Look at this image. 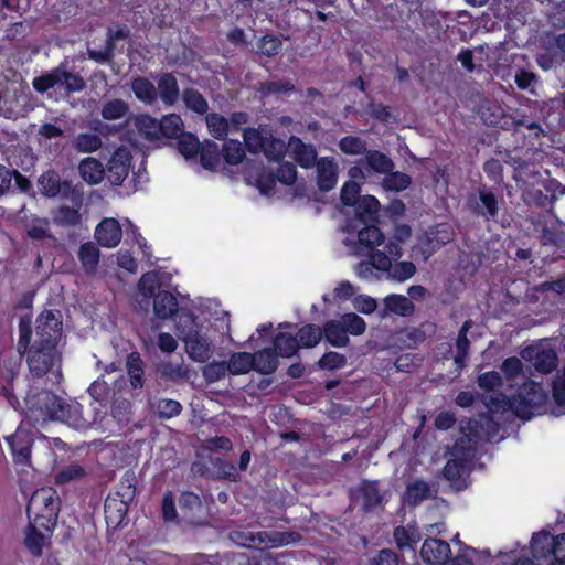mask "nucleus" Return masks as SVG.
Here are the masks:
<instances>
[{
	"label": "nucleus",
	"instance_id": "obj_1",
	"mask_svg": "<svg viewBox=\"0 0 565 565\" xmlns=\"http://www.w3.org/2000/svg\"><path fill=\"white\" fill-rule=\"evenodd\" d=\"M61 501L52 488L35 490L29 499L26 515L29 521L35 522L44 532L52 533L57 524Z\"/></svg>",
	"mask_w": 565,
	"mask_h": 565
},
{
	"label": "nucleus",
	"instance_id": "obj_2",
	"mask_svg": "<svg viewBox=\"0 0 565 565\" xmlns=\"http://www.w3.org/2000/svg\"><path fill=\"white\" fill-rule=\"evenodd\" d=\"M134 479L132 473L126 472L118 490L110 492L105 499L104 514L108 527L117 529L127 519L130 504L137 493V487L132 483Z\"/></svg>",
	"mask_w": 565,
	"mask_h": 565
},
{
	"label": "nucleus",
	"instance_id": "obj_3",
	"mask_svg": "<svg viewBox=\"0 0 565 565\" xmlns=\"http://www.w3.org/2000/svg\"><path fill=\"white\" fill-rule=\"evenodd\" d=\"M24 354H26V363L34 377H43L61 360L57 344L35 340L29 345Z\"/></svg>",
	"mask_w": 565,
	"mask_h": 565
},
{
	"label": "nucleus",
	"instance_id": "obj_4",
	"mask_svg": "<svg viewBox=\"0 0 565 565\" xmlns=\"http://www.w3.org/2000/svg\"><path fill=\"white\" fill-rule=\"evenodd\" d=\"M4 440L14 466L21 468L31 467L32 448L35 441L34 431L20 425Z\"/></svg>",
	"mask_w": 565,
	"mask_h": 565
},
{
	"label": "nucleus",
	"instance_id": "obj_5",
	"mask_svg": "<svg viewBox=\"0 0 565 565\" xmlns=\"http://www.w3.org/2000/svg\"><path fill=\"white\" fill-rule=\"evenodd\" d=\"M462 436H460L452 449L451 457H458L469 462L477 450L479 443L487 437L483 434V426L479 420H469L466 426L461 427Z\"/></svg>",
	"mask_w": 565,
	"mask_h": 565
},
{
	"label": "nucleus",
	"instance_id": "obj_6",
	"mask_svg": "<svg viewBox=\"0 0 565 565\" xmlns=\"http://www.w3.org/2000/svg\"><path fill=\"white\" fill-rule=\"evenodd\" d=\"M183 132V121L179 115L164 116L160 121L143 115V137L150 141L159 140L162 136L177 139Z\"/></svg>",
	"mask_w": 565,
	"mask_h": 565
},
{
	"label": "nucleus",
	"instance_id": "obj_7",
	"mask_svg": "<svg viewBox=\"0 0 565 565\" xmlns=\"http://www.w3.org/2000/svg\"><path fill=\"white\" fill-rule=\"evenodd\" d=\"M348 230L358 233V242L344 241L345 245L353 246L355 255H364V248L367 253L375 252V247L384 243L385 236L376 226V223L348 224Z\"/></svg>",
	"mask_w": 565,
	"mask_h": 565
},
{
	"label": "nucleus",
	"instance_id": "obj_8",
	"mask_svg": "<svg viewBox=\"0 0 565 565\" xmlns=\"http://www.w3.org/2000/svg\"><path fill=\"white\" fill-rule=\"evenodd\" d=\"M547 401V393L543 386L536 382L524 383L520 393L516 414L520 417H530L534 411L539 409Z\"/></svg>",
	"mask_w": 565,
	"mask_h": 565
},
{
	"label": "nucleus",
	"instance_id": "obj_9",
	"mask_svg": "<svg viewBox=\"0 0 565 565\" xmlns=\"http://www.w3.org/2000/svg\"><path fill=\"white\" fill-rule=\"evenodd\" d=\"M62 335V321L52 310H45L36 318L35 341L58 344Z\"/></svg>",
	"mask_w": 565,
	"mask_h": 565
},
{
	"label": "nucleus",
	"instance_id": "obj_10",
	"mask_svg": "<svg viewBox=\"0 0 565 565\" xmlns=\"http://www.w3.org/2000/svg\"><path fill=\"white\" fill-rule=\"evenodd\" d=\"M61 399L51 391H42L28 399L30 411H38L41 419L56 420L58 412H61Z\"/></svg>",
	"mask_w": 565,
	"mask_h": 565
},
{
	"label": "nucleus",
	"instance_id": "obj_11",
	"mask_svg": "<svg viewBox=\"0 0 565 565\" xmlns=\"http://www.w3.org/2000/svg\"><path fill=\"white\" fill-rule=\"evenodd\" d=\"M38 188L42 195L46 198H56L58 195L67 198L72 192V183L62 180L60 173L53 169L43 172L38 179Z\"/></svg>",
	"mask_w": 565,
	"mask_h": 565
},
{
	"label": "nucleus",
	"instance_id": "obj_12",
	"mask_svg": "<svg viewBox=\"0 0 565 565\" xmlns=\"http://www.w3.org/2000/svg\"><path fill=\"white\" fill-rule=\"evenodd\" d=\"M128 377L121 375L116 382L115 387L121 392L127 390L130 396H135L132 391L141 388V354L137 351L131 352L127 358ZM138 395V393H136Z\"/></svg>",
	"mask_w": 565,
	"mask_h": 565
},
{
	"label": "nucleus",
	"instance_id": "obj_13",
	"mask_svg": "<svg viewBox=\"0 0 565 565\" xmlns=\"http://www.w3.org/2000/svg\"><path fill=\"white\" fill-rule=\"evenodd\" d=\"M94 237L102 247H116L122 237V230L118 220L114 217L103 218L95 228Z\"/></svg>",
	"mask_w": 565,
	"mask_h": 565
},
{
	"label": "nucleus",
	"instance_id": "obj_14",
	"mask_svg": "<svg viewBox=\"0 0 565 565\" xmlns=\"http://www.w3.org/2000/svg\"><path fill=\"white\" fill-rule=\"evenodd\" d=\"M130 153L125 149H118L110 158L106 177L113 185H121L129 173Z\"/></svg>",
	"mask_w": 565,
	"mask_h": 565
},
{
	"label": "nucleus",
	"instance_id": "obj_15",
	"mask_svg": "<svg viewBox=\"0 0 565 565\" xmlns=\"http://www.w3.org/2000/svg\"><path fill=\"white\" fill-rule=\"evenodd\" d=\"M351 495L354 501L362 500V509L365 512L382 507L384 499L379 482L370 480H363Z\"/></svg>",
	"mask_w": 565,
	"mask_h": 565
},
{
	"label": "nucleus",
	"instance_id": "obj_16",
	"mask_svg": "<svg viewBox=\"0 0 565 565\" xmlns=\"http://www.w3.org/2000/svg\"><path fill=\"white\" fill-rule=\"evenodd\" d=\"M353 207L354 217L349 224L377 223L380 217V203L372 195H363L358 199Z\"/></svg>",
	"mask_w": 565,
	"mask_h": 565
},
{
	"label": "nucleus",
	"instance_id": "obj_17",
	"mask_svg": "<svg viewBox=\"0 0 565 565\" xmlns=\"http://www.w3.org/2000/svg\"><path fill=\"white\" fill-rule=\"evenodd\" d=\"M288 149L292 159L302 168L310 169L319 161L317 149L313 145L305 143L299 137L291 136Z\"/></svg>",
	"mask_w": 565,
	"mask_h": 565
},
{
	"label": "nucleus",
	"instance_id": "obj_18",
	"mask_svg": "<svg viewBox=\"0 0 565 565\" xmlns=\"http://www.w3.org/2000/svg\"><path fill=\"white\" fill-rule=\"evenodd\" d=\"M182 341L185 344V352L193 361L204 363L211 358V342L200 331L188 333Z\"/></svg>",
	"mask_w": 565,
	"mask_h": 565
},
{
	"label": "nucleus",
	"instance_id": "obj_19",
	"mask_svg": "<svg viewBox=\"0 0 565 565\" xmlns=\"http://www.w3.org/2000/svg\"><path fill=\"white\" fill-rule=\"evenodd\" d=\"M437 492L438 488L435 483L417 479L406 486L403 501L409 507H416L423 501L436 497Z\"/></svg>",
	"mask_w": 565,
	"mask_h": 565
},
{
	"label": "nucleus",
	"instance_id": "obj_20",
	"mask_svg": "<svg viewBox=\"0 0 565 565\" xmlns=\"http://www.w3.org/2000/svg\"><path fill=\"white\" fill-rule=\"evenodd\" d=\"M450 552V546L446 541L427 539L423 543L420 555L427 564L441 565L449 558Z\"/></svg>",
	"mask_w": 565,
	"mask_h": 565
},
{
	"label": "nucleus",
	"instance_id": "obj_21",
	"mask_svg": "<svg viewBox=\"0 0 565 565\" xmlns=\"http://www.w3.org/2000/svg\"><path fill=\"white\" fill-rule=\"evenodd\" d=\"M468 463L469 462L458 457H451L443 469L444 478L449 481L451 488L457 491L463 490L467 487L466 477L469 473Z\"/></svg>",
	"mask_w": 565,
	"mask_h": 565
},
{
	"label": "nucleus",
	"instance_id": "obj_22",
	"mask_svg": "<svg viewBox=\"0 0 565 565\" xmlns=\"http://www.w3.org/2000/svg\"><path fill=\"white\" fill-rule=\"evenodd\" d=\"M181 520L191 525H202L203 522L196 515L203 509L200 497L193 492H183L179 499Z\"/></svg>",
	"mask_w": 565,
	"mask_h": 565
},
{
	"label": "nucleus",
	"instance_id": "obj_23",
	"mask_svg": "<svg viewBox=\"0 0 565 565\" xmlns=\"http://www.w3.org/2000/svg\"><path fill=\"white\" fill-rule=\"evenodd\" d=\"M301 540V536L297 532H257L256 537V548L265 550V548H274L282 545H287L292 542H298Z\"/></svg>",
	"mask_w": 565,
	"mask_h": 565
},
{
	"label": "nucleus",
	"instance_id": "obj_24",
	"mask_svg": "<svg viewBox=\"0 0 565 565\" xmlns=\"http://www.w3.org/2000/svg\"><path fill=\"white\" fill-rule=\"evenodd\" d=\"M317 166V184L321 191H330L338 180V164L332 158H321Z\"/></svg>",
	"mask_w": 565,
	"mask_h": 565
},
{
	"label": "nucleus",
	"instance_id": "obj_25",
	"mask_svg": "<svg viewBox=\"0 0 565 565\" xmlns=\"http://www.w3.org/2000/svg\"><path fill=\"white\" fill-rule=\"evenodd\" d=\"M61 412H58L57 419L66 423L68 426L82 428L87 425V420L83 416V406L75 399L66 401L61 399Z\"/></svg>",
	"mask_w": 565,
	"mask_h": 565
},
{
	"label": "nucleus",
	"instance_id": "obj_26",
	"mask_svg": "<svg viewBox=\"0 0 565 565\" xmlns=\"http://www.w3.org/2000/svg\"><path fill=\"white\" fill-rule=\"evenodd\" d=\"M479 115L481 120L492 127L509 129V118L501 105L495 102H486L480 105Z\"/></svg>",
	"mask_w": 565,
	"mask_h": 565
},
{
	"label": "nucleus",
	"instance_id": "obj_27",
	"mask_svg": "<svg viewBox=\"0 0 565 565\" xmlns=\"http://www.w3.org/2000/svg\"><path fill=\"white\" fill-rule=\"evenodd\" d=\"M390 266V258L383 250L370 253V260L360 262L356 266V274L364 279L377 278L375 270L384 271Z\"/></svg>",
	"mask_w": 565,
	"mask_h": 565
},
{
	"label": "nucleus",
	"instance_id": "obj_28",
	"mask_svg": "<svg viewBox=\"0 0 565 565\" xmlns=\"http://www.w3.org/2000/svg\"><path fill=\"white\" fill-rule=\"evenodd\" d=\"M252 359L253 370L264 375L274 373L279 364L277 352L273 348H265L252 353Z\"/></svg>",
	"mask_w": 565,
	"mask_h": 565
},
{
	"label": "nucleus",
	"instance_id": "obj_29",
	"mask_svg": "<svg viewBox=\"0 0 565 565\" xmlns=\"http://www.w3.org/2000/svg\"><path fill=\"white\" fill-rule=\"evenodd\" d=\"M360 163L371 171L384 175L395 168L393 160L379 150H367L365 156L360 160Z\"/></svg>",
	"mask_w": 565,
	"mask_h": 565
},
{
	"label": "nucleus",
	"instance_id": "obj_30",
	"mask_svg": "<svg viewBox=\"0 0 565 565\" xmlns=\"http://www.w3.org/2000/svg\"><path fill=\"white\" fill-rule=\"evenodd\" d=\"M78 172L82 179L90 185L100 183L106 174L102 162L92 157H87L79 162Z\"/></svg>",
	"mask_w": 565,
	"mask_h": 565
},
{
	"label": "nucleus",
	"instance_id": "obj_31",
	"mask_svg": "<svg viewBox=\"0 0 565 565\" xmlns=\"http://www.w3.org/2000/svg\"><path fill=\"white\" fill-rule=\"evenodd\" d=\"M414 303L405 296L391 295L384 299V309L380 312L382 318H385L388 313L393 312L403 317L413 315Z\"/></svg>",
	"mask_w": 565,
	"mask_h": 565
},
{
	"label": "nucleus",
	"instance_id": "obj_32",
	"mask_svg": "<svg viewBox=\"0 0 565 565\" xmlns=\"http://www.w3.org/2000/svg\"><path fill=\"white\" fill-rule=\"evenodd\" d=\"M473 212L486 218H494L499 213V202L495 194L487 189L479 191V202L472 207Z\"/></svg>",
	"mask_w": 565,
	"mask_h": 565
},
{
	"label": "nucleus",
	"instance_id": "obj_33",
	"mask_svg": "<svg viewBox=\"0 0 565 565\" xmlns=\"http://www.w3.org/2000/svg\"><path fill=\"white\" fill-rule=\"evenodd\" d=\"M153 298V311L154 315L160 319H168L178 311V301L175 297L168 291H159L152 295Z\"/></svg>",
	"mask_w": 565,
	"mask_h": 565
},
{
	"label": "nucleus",
	"instance_id": "obj_34",
	"mask_svg": "<svg viewBox=\"0 0 565 565\" xmlns=\"http://www.w3.org/2000/svg\"><path fill=\"white\" fill-rule=\"evenodd\" d=\"M472 327L471 320H466L463 324L461 326L458 337L456 340V355L454 358V361L458 369L462 370L466 366V359L469 353L470 349V341L467 337L469 330Z\"/></svg>",
	"mask_w": 565,
	"mask_h": 565
},
{
	"label": "nucleus",
	"instance_id": "obj_35",
	"mask_svg": "<svg viewBox=\"0 0 565 565\" xmlns=\"http://www.w3.org/2000/svg\"><path fill=\"white\" fill-rule=\"evenodd\" d=\"M200 163L204 169L215 170L221 163L222 150H220L217 143L212 140H204L201 143L200 150Z\"/></svg>",
	"mask_w": 565,
	"mask_h": 565
},
{
	"label": "nucleus",
	"instance_id": "obj_36",
	"mask_svg": "<svg viewBox=\"0 0 565 565\" xmlns=\"http://www.w3.org/2000/svg\"><path fill=\"white\" fill-rule=\"evenodd\" d=\"M556 536L547 531L534 534L531 541L532 553L534 558H545L553 554Z\"/></svg>",
	"mask_w": 565,
	"mask_h": 565
},
{
	"label": "nucleus",
	"instance_id": "obj_37",
	"mask_svg": "<svg viewBox=\"0 0 565 565\" xmlns=\"http://www.w3.org/2000/svg\"><path fill=\"white\" fill-rule=\"evenodd\" d=\"M326 340L333 347L344 348L349 344V337L347 335L342 323L339 320H329L322 328Z\"/></svg>",
	"mask_w": 565,
	"mask_h": 565
},
{
	"label": "nucleus",
	"instance_id": "obj_38",
	"mask_svg": "<svg viewBox=\"0 0 565 565\" xmlns=\"http://www.w3.org/2000/svg\"><path fill=\"white\" fill-rule=\"evenodd\" d=\"M41 530L42 529L39 525H35V522L29 521L24 544L30 553L35 557H40L43 554L45 536L41 533Z\"/></svg>",
	"mask_w": 565,
	"mask_h": 565
},
{
	"label": "nucleus",
	"instance_id": "obj_39",
	"mask_svg": "<svg viewBox=\"0 0 565 565\" xmlns=\"http://www.w3.org/2000/svg\"><path fill=\"white\" fill-rule=\"evenodd\" d=\"M77 256L84 269L87 273H92L98 266L100 252L93 242H86L79 246Z\"/></svg>",
	"mask_w": 565,
	"mask_h": 565
},
{
	"label": "nucleus",
	"instance_id": "obj_40",
	"mask_svg": "<svg viewBox=\"0 0 565 565\" xmlns=\"http://www.w3.org/2000/svg\"><path fill=\"white\" fill-rule=\"evenodd\" d=\"M157 372L161 379L172 382L190 377V369L183 363L161 362L157 365Z\"/></svg>",
	"mask_w": 565,
	"mask_h": 565
},
{
	"label": "nucleus",
	"instance_id": "obj_41",
	"mask_svg": "<svg viewBox=\"0 0 565 565\" xmlns=\"http://www.w3.org/2000/svg\"><path fill=\"white\" fill-rule=\"evenodd\" d=\"M299 348L296 335L294 337L290 333L280 332L274 339L273 349L277 352V355L282 358L294 356Z\"/></svg>",
	"mask_w": 565,
	"mask_h": 565
},
{
	"label": "nucleus",
	"instance_id": "obj_42",
	"mask_svg": "<svg viewBox=\"0 0 565 565\" xmlns=\"http://www.w3.org/2000/svg\"><path fill=\"white\" fill-rule=\"evenodd\" d=\"M433 331L434 328L430 323H423L418 328L401 331L399 339L405 343L406 347L415 348L419 343H423Z\"/></svg>",
	"mask_w": 565,
	"mask_h": 565
},
{
	"label": "nucleus",
	"instance_id": "obj_43",
	"mask_svg": "<svg viewBox=\"0 0 565 565\" xmlns=\"http://www.w3.org/2000/svg\"><path fill=\"white\" fill-rule=\"evenodd\" d=\"M296 338L300 348H315L323 338L322 328L313 323L306 324L298 330Z\"/></svg>",
	"mask_w": 565,
	"mask_h": 565
},
{
	"label": "nucleus",
	"instance_id": "obj_44",
	"mask_svg": "<svg viewBox=\"0 0 565 565\" xmlns=\"http://www.w3.org/2000/svg\"><path fill=\"white\" fill-rule=\"evenodd\" d=\"M134 415V405L130 399L116 397L111 404V416L120 425L130 423Z\"/></svg>",
	"mask_w": 565,
	"mask_h": 565
},
{
	"label": "nucleus",
	"instance_id": "obj_45",
	"mask_svg": "<svg viewBox=\"0 0 565 565\" xmlns=\"http://www.w3.org/2000/svg\"><path fill=\"white\" fill-rule=\"evenodd\" d=\"M226 369L228 370V373L233 375H239L249 372L250 370H253L252 353H233L228 362H226Z\"/></svg>",
	"mask_w": 565,
	"mask_h": 565
},
{
	"label": "nucleus",
	"instance_id": "obj_46",
	"mask_svg": "<svg viewBox=\"0 0 565 565\" xmlns=\"http://www.w3.org/2000/svg\"><path fill=\"white\" fill-rule=\"evenodd\" d=\"M177 148L179 152L186 159H195L199 154L201 142L198 137L191 132H183L179 136Z\"/></svg>",
	"mask_w": 565,
	"mask_h": 565
},
{
	"label": "nucleus",
	"instance_id": "obj_47",
	"mask_svg": "<svg viewBox=\"0 0 565 565\" xmlns=\"http://www.w3.org/2000/svg\"><path fill=\"white\" fill-rule=\"evenodd\" d=\"M205 122L209 129V132L218 140H225L226 136L228 134L230 129V122L228 120L217 114V113H211L207 114L205 117Z\"/></svg>",
	"mask_w": 565,
	"mask_h": 565
},
{
	"label": "nucleus",
	"instance_id": "obj_48",
	"mask_svg": "<svg viewBox=\"0 0 565 565\" xmlns=\"http://www.w3.org/2000/svg\"><path fill=\"white\" fill-rule=\"evenodd\" d=\"M158 89L160 92L161 99L168 104L172 105L177 102L179 97V88L177 84V79L172 74H164L159 83Z\"/></svg>",
	"mask_w": 565,
	"mask_h": 565
},
{
	"label": "nucleus",
	"instance_id": "obj_49",
	"mask_svg": "<svg viewBox=\"0 0 565 565\" xmlns=\"http://www.w3.org/2000/svg\"><path fill=\"white\" fill-rule=\"evenodd\" d=\"M129 111V105L120 98H114L104 103L100 115L105 120L124 118Z\"/></svg>",
	"mask_w": 565,
	"mask_h": 565
},
{
	"label": "nucleus",
	"instance_id": "obj_50",
	"mask_svg": "<svg viewBox=\"0 0 565 565\" xmlns=\"http://www.w3.org/2000/svg\"><path fill=\"white\" fill-rule=\"evenodd\" d=\"M558 363L557 353L552 348H541L536 361L533 363L536 371L543 374L553 372Z\"/></svg>",
	"mask_w": 565,
	"mask_h": 565
},
{
	"label": "nucleus",
	"instance_id": "obj_51",
	"mask_svg": "<svg viewBox=\"0 0 565 565\" xmlns=\"http://www.w3.org/2000/svg\"><path fill=\"white\" fill-rule=\"evenodd\" d=\"M25 232L29 238L33 241H43L46 238L54 239L50 231V223L47 218H33L25 224Z\"/></svg>",
	"mask_w": 565,
	"mask_h": 565
},
{
	"label": "nucleus",
	"instance_id": "obj_52",
	"mask_svg": "<svg viewBox=\"0 0 565 565\" xmlns=\"http://www.w3.org/2000/svg\"><path fill=\"white\" fill-rule=\"evenodd\" d=\"M384 273L387 274V278L404 281L416 273V267L412 262H397L393 264L390 259V266L384 269Z\"/></svg>",
	"mask_w": 565,
	"mask_h": 565
},
{
	"label": "nucleus",
	"instance_id": "obj_53",
	"mask_svg": "<svg viewBox=\"0 0 565 565\" xmlns=\"http://www.w3.org/2000/svg\"><path fill=\"white\" fill-rule=\"evenodd\" d=\"M339 149L348 156H360L367 152V143L364 139L358 136H345L340 139Z\"/></svg>",
	"mask_w": 565,
	"mask_h": 565
},
{
	"label": "nucleus",
	"instance_id": "obj_54",
	"mask_svg": "<svg viewBox=\"0 0 565 565\" xmlns=\"http://www.w3.org/2000/svg\"><path fill=\"white\" fill-rule=\"evenodd\" d=\"M182 99L185 106L192 111L204 115L209 110L207 100L204 96L196 89L188 88L182 94Z\"/></svg>",
	"mask_w": 565,
	"mask_h": 565
},
{
	"label": "nucleus",
	"instance_id": "obj_55",
	"mask_svg": "<svg viewBox=\"0 0 565 565\" xmlns=\"http://www.w3.org/2000/svg\"><path fill=\"white\" fill-rule=\"evenodd\" d=\"M150 409L160 418H171L182 411L181 404L175 399H159L149 403Z\"/></svg>",
	"mask_w": 565,
	"mask_h": 565
},
{
	"label": "nucleus",
	"instance_id": "obj_56",
	"mask_svg": "<svg viewBox=\"0 0 565 565\" xmlns=\"http://www.w3.org/2000/svg\"><path fill=\"white\" fill-rule=\"evenodd\" d=\"M412 183V178L404 172L391 171L382 180L383 189L387 191L399 192L407 189Z\"/></svg>",
	"mask_w": 565,
	"mask_h": 565
},
{
	"label": "nucleus",
	"instance_id": "obj_57",
	"mask_svg": "<svg viewBox=\"0 0 565 565\" xmlns=\"http://www.w3.org/2000/svg\"><path fill=\"white\" fill-rule=\"evenodd\" d=\"M60 86H63L67 93L82 92L86 87L85 79L78 74L68 72L58 66Z\"/></svg>",
	"mask_w": 565,
	"mask_h": 565
},
{
	"label": "nucleus",
	"instance_id": "obj_58",
	"mask_svg": "<svg viewBox=\"0 0 565 565\" xmlns=\"http://www.w3.org/2000/svg\"><path fill=\"white\" fill-rule=\"evenodd\" d=\"M222 156L228 164H238L245 157V150L238 140L227 139L223 145Z\"/></svg>",
	"mask_w": 565,
	"mask_h": 565
},
{
	"label": "nucleus",
	"instance_id": "obj_59",
	"mask_svg": "<svg viewBox=\"0 0 565 565\" xmlns=\"http://www.w3.org/2000/svg\"><path fill=\"white\" fill-rule=\"evenodd\" d=\"M82 215L78 209L71 207L68 205H62L58 207L54 216V222L61 226H76L81 223Z\"/></svg>",
	"mask_w": 565,
	"mask_h": 565
},
{
	"label": "nucleus",
	"instance_id": "obj_60",
	"mask_svg": "<svg viewBox=\"0 0 565 565\" xmlns=\"http://www.w3.org/2000/svg\"><path fill=\"white\" fill-rule=\"evenodd\" d=\"M19 339L17 343L18 351L21 355H23L29 345H31L32 338V321L30 316H22L19 320Z\"/></svg>",
	"mask_w": 565,
	"mask_h": 565
},
{
	"label": "nucleus",
	"instance_id": "obj_61",
	"mask_svg": "<svg viewBox=\"0 0 565 565\" xmlns=\"http://www.w3.org/2000/svg\"><path fill=\"white\" fill-rule=\"evenodd\" d=\"M292 90H295V85L288 79L265 81L258 84V92L264 96Z\"/></svg>",
	"mask_w": 565,
	"mask_h": 565
},
{
	"label": "nucleus",
	"instance_id": "obj_62",
	"mask_svg": "<svg viewBox=\"0 0 565 565\" xmlns=\"http://www.w3.org/2000/svg\"><path fill=\"white\" fill-rule=\"evenodd\" d=\"M102 147V139L93 132H82L75 138V149L78 152L92 153Z\"/></svg>",
	"mask_w": 565,
	"mask_h": 565
},
{
	"label": "nucleus",
	"instance_id": "obj_63",
	"mask_svg": "<svg viewBox=\"0 0 565 565\" xmlns=\"http://www.w3.org/2000/svg\"><path fill=\"white\" fill-rule=\"evenodd\" d=\"M339 323H342L345 333L352 335H360L365 332L366 323L354 312L344 313L339 319Z\"/></svg>",
	"mask_w": 565,
	"mask_h": 565
},
{
	"label": "nucleus",
	"instance_id": "obj_64",
	"mask_svg": "<svg viewBox=\"0 0 565 565\" xmlns=\"http://www.w3.org/2000/svg\"><path fill=\"white\" fill-rule=\"evenodd\" d=\"M553 397L556 403V408L552 413L556 416L565 414V367L562 375L553 382Z\"/></svg>",
	"mask_w": 565,
	"mask_h": 565
}]
</instances>
